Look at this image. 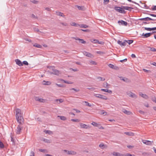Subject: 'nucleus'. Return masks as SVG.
<instances>
[{
    "mask_svg": "<svg viewBox=\"0 0 156 156\" xmlns=\"http://www.w3.org/2000/svg\"><path fill=\"white\" fill-rule=\"evenodd\" d=\"M22 113L21 112L20 109L17 108L16 109V119L17 122L20 123L21 124L23 122L24 119L22 116Z\"/></svg>",
    "mask_w": 156,
    "mask_h": 156,
    "instance_id": "obj_1",
    "label": "nucleus"
},
{
    "mask_svg": "<svg viewBox=\"0 0 156 156\" xmlns=\"http://www.w3.org/2000/svg\"><path fill=\"white\" fill-rule=\"evenodd\" d=\"M94 96L97 98L101 99L106 100L107 99V97L105 96H104L101 94H94Z\"/></svg>",
    "mask_w": 156,
    "mask_h": 156,
    "instance_id": "obj_2",
    "label": "nucleus"
},
{
    "mask_svg": "<svg viewBox=\"0 0 156 156\" xmlns=\"http://www.w3.org/2000/svg\"><path fill=\"white\" fill-rule=\"evenodd\" d=\"M115 9L117 11L119 12L122 13H125V11L124 10L123 8L122 7V6L121 7H115Z\"/></svg>",
    "mask_w": 156,
    "mask_h": 156,
    "instance_id": "obj_3",
    "label": "nucleus"
},
{
    "mask_svg": "<svg viewBox=\"0 0 156 156\" xmlns=\"http://www.w3.org/2000/svg\"><path fill=\"white\" fill-rule=\"evenodd\" d=\"M23 127L21 126V125H18L16 129V132L17 134H19L21 133V130Z\"/></svg>",
    "mask_w": 156,
    "mask_h": 156,
    "instance_id": "obj_4",
    "label": "nucleus"
},
{
    "mask_svg": "<svg viewBox=\"0 0 156 156\" xmlns=\"http://www.w3.org/2000/svg\"><path fill=\"white\" fill-rule=\"evenodd\" d=\"M79 124L81 128L87 129L90 128L89 126L83 123H80Z\"/></svg>",
    "mask_w": 156,
    "mask_h": 156,
    "instance_id": "obj_5",
    "label": "nucleus"
},
{
    "mask_svg": "<svg viewBox=\"0 0 156 156\" xmlns=\"http://www.w3.org/2000/svg\"><path fill=\"white\" fill-rule=\"evenodd\" d=\"M90 41L93 43L94 44H97L98 43L101 44H103L104 43L102 41L99 42L98 40L94 39H91L90 40Z\"/></svg>",
    "mask_w": 156,
    "mask_h": 156,
    "instance_id": "obj_6",
    "label": "nucleus"
},
{
    "mask_svg": "<svg viewBox=\"0 0 156 156\" xmlns=\"http://www.w3.org/2000/svg\"><path fill=\"white\" fill-rule=\"evenodd\" d=\"M127 95L129 97H131L133 98H136V96L133 93L130 91H128L127 92Z\"/></svg>",
    "mask_w": 156,
    "mask_h": 156,
    "instance_id": "obj_7",
    "label": "nucleus"
},
{
    "mask_svg": "<svg viewBox=\"0 0 156 156\" xmlns=\"http://www.w3.org/2000/svg\"><path fill=\"white\" fill-rule=\"evenodd\" d=\"M63 151H64L67 153L68 154L74 155L76 154V152L74 151H68L66 150H64Z\"/></svg>",
    "mask_w": 156,
    "mask_h": 156,
    "instance_id": "obj_8",
    "label": "nucleus"
},
{
    "mask_svg": "<svg viewBox=\"0 0 156 156\" xmlns=\"http://www.w3.org/2000/svg\"><path fill=\"white\" fill-rule=\"evenodd\" d=\"M142 142L143 143L147 145H151L152 144V142L153 143V142H151L149 140H142Z\"/></svg>",
    "mask_w": 156,
    "mask_h": 156,
    "instance_id": "obj_9",
    "label": "nucleus"
},
{
    "mask_svg": "<svg viewBox=\"0 0 156 156\" xmlns=\"http://www.w3.org/2000/svg\"><path fill=\"white\" fill-rule=\"evenodd\" d=\"M83 53L84 55H85L87 57L90 58H92L93 57V55L92 54L88 52H86V51H83Z\"/></svg>",
    "mask_w": 156,
    "mask_h": 156,
    "instance_id": "obj_10",
    "label": "nucleus"
},
{
    "mask_svg": "<svg viewBox=\"0 0 156 156\" xmlns=\"http://www.w3.org/2000/svg\"><path fill=\"white\" fill-rule=\"evenodd\" d=\"M59 73H60L59 71L55 69L52 72H51V74H52L58 75Z\"/></svg>",
    "mask_w": 156,
    "mask_h": 156,
    "instance_id": "obj_11",
    "label": "nucleus"
},
{
    "mask_svg": "<svg viewBox=\"0 0 156 156\" xmlns=\"http://www.w3.org/2000/svg\"><path fill=\"white\" fill-rule=\"evenodd\" d=\"M122 112L128 115H130L132 114V112L128 111L126 109H123L122 111Z\"/></svg>",
    "mask_w": 156,
    "mask_h": 156,
    "instance_id": "obj_12",
    "label": "nucleus"
},
{
    "mask_svg": "<svg viewBox=\"0 0 156 156\" xmlns=\"http://www.w3.org/2000/svg\"><path fill=\"white\" fill-rule=\"evenodd\" d=\"M16 64L19 66H22L23 65L22 62L19 59H16L15 60Z\"/></svg>",
    "mask_w": 156,
    "mask_h": 156,
    "instance_id": "obj_13",
    "label": "nucleus"
},
{
    "mask_svg": "<svg viewBox=\"0 0 156 156\" xmlns=\"http://www.w3.org/2000/svg\"><path fill=\"white\" fill-rule=\"evenodd\" d=\"M35 99L36 100L39 101L40 102H45V100L39 97H36L35 98Z\"/></svg>",
    "mask_w": 156,
    "mask_h": 156,
    "instance_id": "obj_14",
    "label": "nucleus"
},
{
    "mask_svg": "<svg viewBox=\"0 0 156 156\" xmlns=\"http://www.w3.org/2000/svg\"><path fill=\"white\" fill-rule=\"evenodd\" d=\"M118 23H120L121 24L124 25L125 26H126L127 25V23L126 22L122 20L121 21H118Z\"/></svg>",
    "mask_w": 156,
    "mask_h": 156,
    "instance_id": "obj_15",
    "label": "nucleus"
},
{
    "mask_svg": "<svg viewBox=\"0 0 156 156\" xmlns=\"http://www.w3.org/2000/svg\"><path fill=\"white\" fill-rule=\"evenodd\" d=\"M117 43L121 46H124L126 45V42L125 41L123 42H122V41L119 40L118 41Z\"/></svg>",
    "mask_w": 156,
    "mask_h": 156,
    "instance_id": "obj_16",
    "label": "nucleus"
},
{
    "mask_svg": "<svg viewBox=\"0 0 156 156\" xmlns=\"http://www.w3.org/2000/svg\"><path fill=\"white\" fill-rule=\"evenodd\" d=\"M144 29L145 30H147L151 31V30H156V27H154L152 28H148V27H144Z\"/></svg>",
    "mask_w": 156,
    "mask_h": 156,
    "instance_id": "obj_17",
    "label": "nucleus"
},
{
    "mask_svg": "<svg viewBox=\"0 0 156 156\" xmlns=\"http://www.w3.org/2000/svg\"><path fill=\"white\" fill-rule=\"evenodd\" d=\"M42 83L44 85H50L51 84V83L50 81H46L45 80H44L43 81Z\"/></svg>",
    "mask_w": 156,
    "mask_h": 156,
    "instance_id": "obj_18",
    "label": "nucleus"
},
{
    "mask_svg": "<svg viewBox=\"0 0 156 156\" xmlns=\"http://www.w3.org/2000/svg\"><path fill=\"white\" fill-rule=\"evenodd\" d=\"M124 133L126 135L129 136H133L134 135V133L132 132H126Z\"/></svg>",
    "mask_w": 156,
    "mask_h": 156,
    "instance_id": "obj_19",
    "label": "nucleus"
},
{
    "mask_svg": "<svg viewBox=\"0 0 156 156\" xmlns=\"http://www.w3.org/2000/svg\"><path fill=\"white\" fill-rule=\"evenodd\" d=\"M139 95L140 96L145 99H147L148 98V96L145 94H144L141 93H140Z\"/></svg>",
    "mask_w": 156,
    "mask_h": 156,
    "instance_id": "obj_20",
    "label": "nucleus"
},
{
    "mask_svg": "<svg viewBox=\"0 0 156 156\" xmlns=\"http://www.w3.org/2000/svg\"><path fill=\"white\" fill-rule=\"evenodd\" d=\"M122 7L124 9L128 10H131V9H133V8L131 7L126 6H122Z\"/></svg>",
    "mask_w": 156,
    "mask_h": 156,
    "instance_id": "obj_21",
    "label": "nucleus"
},
{
    "mask_svg": "<svg viewBox=\"0 0 156 156\" xmlns=\"http://www.w3.org/2000/svg\"><path fill=\"white\" fill-rule=\"evenodd\" d=\"M59 80L62 81L64 83H67V84H71L73 83L71 81H67L65 80H64L62 79H59Z\"/></svg>",
    "mask_w": 156,
    "mask_h": 156,
    "instance_id": "obj_22",
    "label": "nucleus"
},
{
    "mask_svg": "<svg viewBox=\"0 0 156 156\" xmlns=\"http://www.w3.org/2000/svg\"><path fill=\"white\" fill-rule=\"evenodd\" d=\"M68 25L67 23H59V24H58V26L60 27H62V26H66Z\"/></svg>",
    "mask_w": 156,
    "mask_h": 156,
    "instance_id": "obj_23",
    "label": "nucleus"
},
{
    "mask_svg": "<svg viewBox=\"0 0 156 156\" xmlns=\"http://www.w3.org/2000/svg\"><path fill=\"white\" fill-rule=\"evenodd\" d=\"M90 64L91 65H97V63L94 61L91 60L89 61Z\"/></svg>",
    "mask_w": 156,
    "mask_h": 156,
    "instance_id": "obj_24",
    "label": "nucleus"
},
{
    "mask_svg": "<svg viewBox=\"0 0 156 156\" xmlns=\"http://www.w3.org/2000/svg\"><path fill=\"white\" fill-rule=\"evenodd\" d=\"M83 103H85V105H86V106H88L89 107H91V105L90 103H89L87 101H83Z\"/></svg>",
    "mask_w": 156,
    "mask_h": 156,
    "instance_id": "obj_25",
    "label": "nucleus"
},
{
    "mask_svg": "<svg viewBox=\"0 0 156 156\" xmlns=\"http://www.w3.org/2000/svg\"><path fill=\"white\" fill-rule=\"evenodd\" d=\"M113 154L115 156H122V155L120 154L118 152H114L113 153Z\"/></svg>",
    "mask_w": 156,
    "mask_h": 156,
    "instance_id": "obj_26",
    "label": "nucleus"
},
{
    "mask_svg": "<svg viewBox=\"0 0 156 156\" xmlns=\"http://www.w3.org/2000/svg\"><path fill=\"white\" fill-rule=\"evenodd\" d=\"M44 132L48 134H49L51 135L53 134V132L51 131L48 130H45Z\"/></svg>",
    "mask_w": 156,
    "mask_h": 156,
    "instance_id": "obj_27",
    "label": "nucleus"
},
{
    "mask_svg": "<svg viewBox=\"0 0 156 156\" xmlns=\"http://www.w3.org/2000/svg\"><path fill=\"white\" fill-rule=\"evenodd\" d=\"M48 68L50 69V72L51 73V72H52L55 69V67L54 66H48Z\"/></svg>",
    "mask_w": 156,
    "mask_h": 156,
    "instance_id": "obj_28",
    "label": "nucleus"
},
{
    "mask_svg": "<svg viewBox=\"0 0 156 156\" xmlns=\"http://www.w3.org/2000/svg\"><path fill=\"white\" fill-rule=\"evenodd\" d=\"M142 20H145V21H148V20H154V19H152L149 17H146V18H143L142 19Z\"/></svg>",
    "mask_w": 156,
    "mask_h": 156,
    "instance_id": "obj_29",
    "label": "nucleus"
},
{
    "mask_svg": "<svg viewBox=\"0 0 156 156\" xmlns=\"http://www.w3.org/2000/svg\"><path fill=\"white\" fill-rule=\"evenodd\" d=\"M152 34V33H148L145 34L144 35H143L145 37H150Z\"/></svg>",
    "mask_w": 156,
    "mask_h": 156,
    "instance_id": "obj_30",
    "label": "nucleus"
},
{
    "mask_svg": "<svg viewBox=\"0 0 156 156\" xmlns=\"http://www.w3.org/2000/svg\"><path fill=\"white\" fill-rule=\"evenodd\" d=\"M70 24V25L72 26H75L76 27H77L79 26V25L78 24H76L74 22H71Z\"/></svg>",
    "mask_w": 156,
    "mask_h": 156,
    "instance_id": "obj_31",
    "label": "nucleus"
},
{
    "mask_svg": "<svg viewBox=\"0 0 156 156\" xmlns=\"http://www.w3.org/2000/svg\"><path fill=\"white\" fill-rule=\"evenodd\" d=\"M33 46L34 47H37V48H41L42 46L37 43L35 44Z\"/></svg>",
    "mask_w": 156,
    "mask_h": 156,
    "instance_id": "obj_32",
    "label": "nucleus"
},
{
    "mask_svg": "<svg viewBox=\"0 0 156 156\" xmlns=\"http://www.w3.org/2000/svg\"><path fill=\"white\" fill-rule=\"evenodd\" d=\"M125 42H126V43L129 44H132L133 42V41L132 40H126L125 41Z\"/></svg>",
    "mask_w": 156,
    "mask_h": 156,
    "instance_id": "obj_33",
    "label": "nucleus"
},
{
    "mask_svg": "<svg viewBox=\"0 0 156 156\" xmlns=\"http://www.w3.org/2000/svg\"><path fill=\"white\" fill-rule=\"evenodd\" d=\"M103 86L105 88H108L109 86V85L107 83L105 82L103 84Z\"/></svg>",
    "mask_w": 156,
    "mask_h": 156,
    "instance_id": "obj_34",
    "label": "nucleus"
},
{
    "mask_svg": "<svg viewBox=\"0 0 156 156\" xmlns=\"http://www.w3.org/2000/svg\"><path fill=\"white\" fill-rule=\"evenodd\" d=\"M101 114L103 115H108L107 113L104 110H102L101 111Z\"/></svg>",
    "mask_w": 156,
    "mask_h": 156,
    "instance_id": "obj_35",
    "label": "nucleus"
},
{
    "mask_svg": "<svg viewBox=\"0 0 156 156\" xmlns=\"http://www.w3.org/2000/svg\"><path fill=\"white\" fill-rule=\"evenodd\" d=\"M99 147L101 149H103L105 147V145L103 143L99 145Z\"/></svg>",
    "mask_w": 156,
    "mask_h": 156,
    "instance_id": "obj_36",
    "label": "nucleus"
},
{
    "mask_svg": "<svg viewBox=\"0 0 156 156\" xmlns=\"http://www.w3.org/2000/svg\"><path fill=\"white\" fill-rule=\"evenodd\" d=\"M91 124L95 127H97L98 125V123L94 122H93L91 123Z\"/></svg>",
    "mask_w": 156,
    "mask_h": 156,
    "instance_id": "obj_37",
    "label": "nucleus"
},
{
    "mask_svg": "<svg viewBox=\"0 0 156 156\" xmlns=\"http://www.w3.org/2000/svg\"><path fill=\"white\" fill-rule=\"evenodd\" d=\"M79 42L80 43L82 44H85L86 43V42L84 41V40L83 39H80L79 40Z\"/></svg>",
    "mask_w": 156,
    "mask_h": 156,
    "instance_id": "obj_38",
    "label": "nucleus"
},
{
    "mask_svg": "<svg viewBox=\"0 0 156 156\" xmlns=\"http://www.w3.org/2000/svg\"><path fill=\"white\" fill-rule=\"evenodd\" d=\"M80 27L82 28H87L88 27V26L86 25L82 24L80 26Z\"/></svg>",
    "mask_w": 156,
    "mask_h": 156,
    "instance_id": "obj_39",
    "label": "nucleus"
},
{
    "mask_svg": "<svg viewBox=\"0 0 156 156\" xmlns=\"http://www.w3.org/2000/svg\"><path fill=\"white\" fill-rule=\"evenodd\" d=\"M44 141L47 143H51V141L50 140H48L47 139H44Z\"/></svg>",
    "mask_w": 156,
    "mask_h": 156,
    "instance_id": "obj_40",
    "label": "nucleus"
},
{
    "mask_svg": "<svg viewBox=\"0 0 156 156\" xmlns=\"http://www.w3.org/2000/svg\"><path fill=\"white\" fill-rule=\"evenodd\" d=\"M4 147V145L3 144V143L0 141V148H3Z\"/></svg>",
    "mask_w": 156,
    "mask_h": 156,
    "instance_id": "obj_41",
    "label": "nucleus"
},
{
    "mask_svg": "<svg viewBox=\"0 0 156 156\" xmlns=\"http://www.w3.org/2000/svg\"><path fill=\"white\" fill-rule=\"evenodd\" d=\"M60 118L61 120H65L66 119V117L64 116H60Z\"/></svg>",
    "mask_w": 156,
    "mask_h": 156,
    "instance_id": "obj_42",
    "label": "nucleus"
},
{
    "mask_svg": "<svg viewBox=\"0 0 156 156\" xmlns=\"http://www.w3.org/2000/svg\"><path fill=\"white\" fill-rule=\"evenodd\" d=\"M71 121L72 122H79L80 121V120L78 119H71Z\"/></svg>",
    "mask_w": 156,
    "mask_h": 156,
    "instance_id": "obj_43",
    "label": "nucleus"
},
{
    "mask_svg": "<svg viewBox=\"0 0 156 156\" xmlns=\"http://www.w3.org/2000/svg\"><path fill=\"white\" fill-rule=\"evenodd\" d=\"M96 53L100 55H102L105 53L104 52L100 51H97Z\"/></svg>",
    "mask_w": 156,
    "mask_h": 156,
    "instance_id": "obj_44",
    "label": "nucleus"
},
{
    "mask_svg": "<svg viewBox=\"0 0 156 156\" xmlns=\"http://www.w3.org/2000/svg\"><path fill=\"white\" fill-rule=\"evenodd\" d=\"M106 92H108L110 94H112V91L110 90L107 89Z\"/></svg>",
    "mask_w": 156,
    "mask_h": 156,
    "instance_id": "obj_45",
    "label": "nucleus"
},
{
    "mask_svg": "<svg viewBox=\"0 0 156 156\" xmlns=\"http://www.w3.org/2000/svg\"><path fill=\"white\" fill-rule=\"evenodd\" d=\"M106 92H108L110 94H112V91L110 90L107 89Z\"/></svg>",
    "mask_w": 156,
    "mask_h": 156,
    "instance_id": "obj_46",
    "label": "nucleus"
},
{
    "mask_svg": "<svg viewBox=\"0 0 156 156\" xmlns=\"http://www.w3.org/2000/svg\"><path fill=\"white\" fill-rule=\"evenodd\" d=\"M57 14L58 15H59L60 16H63V14L61 12H58L57 13Z\"/></svg>",
    "mask_w": 156,
    "mask_h": 156,
    "instance_id": "obj_47",
    "label": "nucleus"
},
{
    "mask_svg": "<svg viewBox=\"0 0 156 156\" xmlns=\"http://www.w3.org/2000/svg\"><path fill=\"white\" fill-rule=\"evenodd\" d=\"M31 2L34 4H37L38 3V2L35 0H32L31 1Z\"/></svg>",
    "mask_w": 156,
    "mask_h": 156,
    "instance_id": "obj_48",
    "label": "nucleus"
},
{
    "mask_svg": "<svg viewBox=\"0 0 156 156\" xmlns=\"http://www.w3.org/2000/svg\"><path fill=\"white\" fill-rule=\"evenodd\" d=\"M108 66L110 68H112V69H115V68H114V66L112 65V64H109V65H108Z\"/></svg>",
    "mask_w": 156,
    "mask_h": 156,
    "instance_id": "obj_49",
    "label": "nucleus"
},
{
    "mask_svg": "<svg viewBox=\"0 0 156 156\" xmlns=\"http://www.w3.org/2000/svg\"><path fill=\"white\" fill-rule=\"evenodd\" d=\"M55 84L58 86V87H64V86L63 85L61 84H58L57 83H56Z\"/></svg>",
    "mask_w": 156,
    "mask_h": 156,
    "instance_id": "obj_50",
    "label": "nucleus"
},
{
    "mask_svg": "<svg viewBox=\"0 0 156 156\" xmlns=\"http://www.w3.org/2000/svg\"><path fill=\"white\" fill-rule=\"evenodd\" d=\"M122 156H135L134 155H133V156L131 154H130L127 153L126 154L122 155Z\"/></svg>",
    "mask_w": 156,
    "mask_h": 156,
    "instance_id": "obj_51",
    "label": "nucleus"
},
{
    "mask_svg": "<svg viewBox=\"0 0 156 156\" xmlns=\"http://www.w3.org/2000/svg\"><path fill=\"white\" fill-rule=\"evenodd\" d=\"M150 50L152 51H155L156 49L154 48H150Z\"/></svg>",
    "mask_w": 156,
    "mask_h": 156,
    "instance_id": "obj_52",
    "label": "nucleus"
},
{
    "mask_svg": "<svg viewBox=\"0 0 156 156\" xmlns=\"http://www.w3.org/2000/svg\"><path fill=\"white\" fill-rule=\"evenodd\" d=\"M23 64L26 65H28V62L26 61H23Z\"/></svg>",
    "mask_w": 156,
    "mask_h": 156,
    "instance_id": "obj_53",
    "label": "nucleus"
},
{
    "mask_svg": "<svg viewBox=\"0 0 156 156\" xmlns=\"http://www.w3.org/2000/svg\"><path fill=\"white\" fill-rule=\"evenodd\" d=\"M73 110L75 111L76 112H77V113H79V112H80L79 110L77 109H76L74 108V109H73Z\"/></svg>",
    "mask_w": 156,
    "mask_h": 156,
    "instance_id": "obj_54",
    "label": "nucleus"
},
{
    "mask_svg": "<svg viewBox=\"0 0 156 156\" xmlns=\"http://www.w3.org/2000/svg\"><path fill=\"white\" fill-rule=\"evenodd\" d=\"M100 80H101V81H104L105 80V79L104 78H102V77H98V78Z\"/></svg>",
    "mask_w": 156,
    "mask_h": 156,
    "instance_id": "obj_55",
    "label": "nucleus"
},
{
    "mask_svg": "<svg viewBox=\"0 0 156 156\" xmlns=\"http://www.w3.org/2000/svg\"><path fill=\"white\" fill-rule=\"evenodd\" d=\"M127 60V58H125L123 60H121L120 61L121 62H126Z\"/></svg>",
    "mask_w": 156,
    "mask_h": 156,
    "instance_id": "obj_56",
    "label": "nucleus"
},
{
    "mask_svg": "<svg viewBox=\"0 0 156 156\" xmlns=\"http://www.w3.org/2000/svg\"><path fill=\"white\" fill-rule=\"evenodd\" d=\"M39 151L42 152H45L46 150L45 149H40Z\"/></svg>",
    "mask_w": 156,
    "mask_h": 156,
    "instance_id": "obj_57",
    "label": "nucleus"
},
{
    "mask_svg": "<svg viewBox=\"0 0 156 156\" xmlns=\"http://www.w3.org/2000/svg\"><path fill=\"white\" fill-rule=\"evenodd\" d=\"M57 101H59V103H61L63 102V100L62 99H60L59 100H56Z\"/></svg>",
    "mask_w": 156,
    "mask_h": 156,
    "instance_id": "obj_58",
    "label": "nucleus"
},
{
    "mask_svg": "<svg viewBox=\"0 0 156 156\" xmlns=\"http://www.w3.org/2000/svg\"><path fill=\"white\" fill-rule=\"evenodd\" d=\"M109 0H104V2L106 4L108 3L109 2Z\"/></svg>",
    "mask_w": 156,
    "mask_h": 156,
    "instance_id": "obj_59",
    "label": "nucleus"
},
{
    "mask_svg": "<svg viewBox=\"0 0 156 156\" xmlns=\"http://www.w3.org/2000/svg\"><path fill=\"white\" fill-rule=\"evenodd\" d=\"M107 89H101V91H104L105 92H106V91Z\"/></svg>",
    "mask_w": 156,
    "mask_h": 156,
    "instance_id": "obj_60",
    "label": "nucleus"
},
{
    "mask_svg": "<svg viewBox=\"0 0 156 156\" xmlns=\"http://www.w3.org/2000/svg\"><path fill=\"white\" fill-rule=\"evenodd\" d=\"M143 70L145 72H150V71H149V70H147L145 69H143Z\"/></svg>",
    "mask_w": 156,
    "mask_h": 156,
    "instance_id": "obj_61",
    "label": "nucleus"
},
{
    "mask_svg": "<svg viewBox=\"0 0 156 156\" xmlns=\"http://www.w3.org/2000/svg\"><path fill=\"white\" fill-rule=\"evenodd\" d=\"M150 15V16H152L156 17V15H154V14H151Z\"/></svg>",
    "mask_w": 156,
    "mask_h": 156,
    "instance_id": "obj_62",
    "label": "nucleus"
},
{
    "mask_svg": "<svg viewBox=\"0 0 156 156\" xmlns=\"http://www.w3.org/2000/svg\"><path fill=\"white\" fill-rule=\"evenodd\" d=\"M152 9L153 10H156V6H154L153 8H152Z\"/></svg>",
    "mask_w": 156,
    "mask_h": 156,
    "instance_id": "obj_63",
    "label": "nucleus"
},
{
    "mask_svg": "<svg viewBox=\"0 0 156 156\" xmlns=\"http://www.w3.org/2000/svg\"><path fill=\"white\" fill-rule=\"evenodd\" d=\"M131 57L132 58H135L136 57V56H135V55L134 54H132L131 55Z\"/></svg>",
    "mask_w": 156,
    "mask_h": 156,
    "instance_id": "obj_64",
    "label": "nucleus"
}]
</instances>
